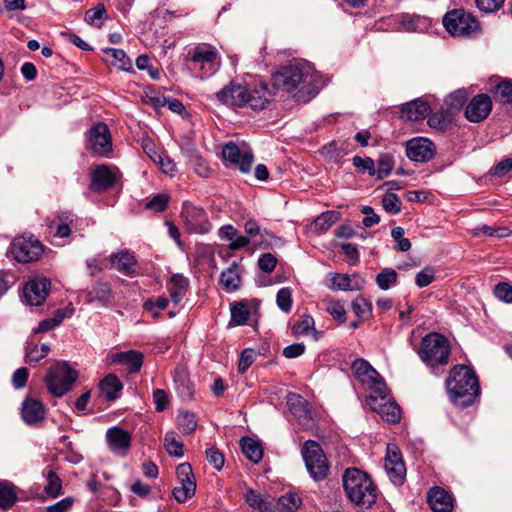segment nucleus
<instances>
[{
    "label": "nucleus",
    "mask_w": 512,
    "mask_h": 512,
    "mask_svg": "<svg viewBox=\"0 0 512 512\" xmlns=\"http://www.w3.org/2000/svg\"><path fill=\"white\" fill-rule=\"evenodd\" d=\"M268 85L259 82L254 86L230 82L216 93L217 100L230 107H250L253 110H263L271 99Z\"/></svg>",
    "instance_id": "1"
},
{
    "label": "nucleus",
    "mask_w": 512,
    "mask_h": 512,
    "mask_svg": "<svg viewBox=\"0 0 512 512\" xmlns=\"http://www.w3.org/2000/svg\"><path fill=\"white\" fill-rule=\"evenodd\" d=\"M321 76L308 62H293L273 75L274 85L286 91H293L301 86L308 93L315 95L320 87Z\"/></svg>",
    "instance_id": "2"
},
{
    "label": "nucleus",
    "mask_w": 512,
    "mask_h": 512,
    "mask_svg": "<svg viewBox=\"0 0 512 512\" xmlns=\"http://www.w3.org/2000/svg\"><path fill=\"white\" fill-rule=\"evenodd\" d=\"M446 387L450 400L461 407L472 405L480 394L478 379L466 365H457L450 370Z\"/></svg>",
    "instance_id": "3"
},
{
    "label": "nucleus",
    "mask_w": 512,
    "mask_h": 512,
    "mask_svg": "<svg viewBox=\"0 0 512 512\" xmlns=\"http://www.w3.org/2000/svg\"><path fill=\"white\" fill-rule=\"evenodd\" d=\"M347 497L356 505L370 507L377 497V488L371 478L357 468H348L343 477Z\"/></svg>",
    "instance_id": "4"
},
{
    "label": "nucleus",
    "mask_w": 512,
    "mask_h": 512,
    "mask_svg": "<svg viewBox=\"0 0 512 512\" xmlns=\"http://www.w3.org/2000/svg\"><path fill=\"white\" fill-rule=\"evenodd\" d=\"M418 355L427 366L446 365L450 355V346L447 339L441 334L430 333L422 339Z\"/></svg>",
    "instance_id": "5"
},
{
    "label": "nucleus",
    "mask_w": 512,
    "mask_h": 512,
    "mask_svg": "<svg viewBox=\"0 0 512 512\" xmlns=\"http://www.w3.org/2000/svg\"><path fill=\"white\" fill-rule=\"evenodd\" d=\"M187 59L192 63L194 70L200 71V77L213 75L220 66V56L217 49L208 44H199L190 49Z\"/></svg>",
    "instance_id": "6"
},
{
    "label": "nucleus",
    "mask_w": 512,
    "mask_h": 512,
    "mask_svg": "<svg viewBox=\"0 0 512 512\" xmlns=\"http://www.w3.org/2000/svg\"><path fill=\"white\" fill-rule=\"evenodd\" d=\"M77 377V372L66 362H58L49 369L45 382L52 395L61 397L71 389Z\"/></svg>",
    "instance_id": "7"
},
{
    "label": "nucleus",
    "mask_w": 512,
    "mask_h": 512,
    "mask_svg": "<svg viewBox=\"0 0 512 512\" xmlns=\"http://www.w3.org/2000/svg\"><path fill=\"white\" fill-rule=\"evenodd\" d=\"M443 26L454 37L470 36L479 29L477 19L463 9L447 12L443 17Z\"/></svg>",
    "instance_id": "8"
},
{
    "label": "nucleus",
    "mask_w": 512,
    "mask_h": 512,
    "mask_svg": "<svg viewBox=\"0 0 512 512\" xmlns=\"http://www.w3.org/2000/svg\"><path fill=\"white\" fill-rule=\"evenodd\" d=\"M302 456L306 468L314 480L320 481L326 478L329 471L328 461L317 442L313 440L306 441L302 448Z\"/></svg>",
    "instance_id": "9"
},
{
    "label": "nucleus",
    "mask_w": 512,
    "mask_h": 512,
    "mask_svg": "<svg viewBox=\"0 0 512 512\" xmlns=\"http://www.w3.org/2000/svg\"><path fill=\"white\" fill-rule=\"evenodd\" d=\"M9 251L19 263L37 261L43 253V245L33 235H21L11 242Z\"/></svg>",
    "instance_id": "10"
},
{
    "label": "nucleus",
    "mask_w": 512,
    "mask_h": 512,
    "mask_svg": "<svg viewBox=\"0 0 512 512\" xmlns=\"http://www.w3.org/2000/svg\"><path fill=\"white\" fill-rule=\"evenodd\" d=\"M352 372L367 390L369 394L381 395L385 392L386 384L379 373L363 358H358L352 363Z\"/></svg>",
    "instance_id": "11"
},
{
    "label": "nucleus",
    "mask_w": 512,
    "mask_h": 512,
    "mask_svg": "<svg viewBox=\"0 0 512 512\" xmlns=\"http://www.w3.org/2000/svg\"><path fill=\"white\" fill-rule=\"evenodd\" d=\"M222 156L225 161L229 162L243 173H247L251 169L253 154L245 143H242L241 146L233 142L227 143L222 149Z\"/></svg>",
    "instance_id": "12"
},
{
    "label": "nucleus",
    "mask_w": 512,
    "mask_h": 512,
    "mask_svg": "<svg viewBox=\"0 0 512 512\" xmlns=\"http://www.w3.org/2000/svg\"><path fill=\"white\" fill-rule=\"evenodd\" d=\"M181 217L190 233L206 234L211 230L205 211L189 202H184Z\"/></svg>",
    "instance_id": "13"
},
{
    "label": "nucleus",
    "mask_w": 512,
    "mask_h": 512,
    "mask_svg": "<svg viewBox=\"0 0 512 512\" xmlns=\"http://www.w3.org/2000/svg\"><path fill=\"white\" fill-rule=\"evenodd\" d=\"M366 401L370 408L380 414L387 422L396 423L400 420V407L390 400L387 387L381 395L368 394Z\"/></svg>",
    "instance_id": "14"
},
{
    "label": "nucleus",
    "mask_w": 512,
    "mask_h": 512,
    "mask_svg": "<svg viewBox=\"0 0 512 512\" xmlns=\"http://www.w3.org/2000/svg\"><path fill=\"white\" fill-rule=\"evenodd\" d=\"M384 468L394 485L399 486L403 484L406 477V467L397 445H387Z\"/></svg>",
    "instance_id": "15"
},
{
    "label": "nucleus",
    "mask_w": 512,
    "mask_h": 512,
    "mask_svg": "<svg viewBox=\"0 0 512 512\" xmlns=\"http://www.w3.org/2000/svg\"><path fill=\"white\" fill-rule=\"evenodd\" d=\"M176 475L180 486L173 489V496L177 502L184 503L196 491V481L191 465L188 463L178 465Z\"/></svg>",
    "instance_id": "16"
},
{
    "label": "nucleus",
    "mask_w": 512,
    "mask_h": 512,
    "mask_svg": "<svg viewBox=\"0 0 512 512\" xmlns=\"http://www.w3.org/2000/svg\"><path fill=\"white\" fill-rule=\"evenodd\" d=\"M405 149L410 160L421 163L430 161L436 153L435 144L425 137H414L408 140Z\"/></svg>",
    "instance_id": "17"
},
{
    "label": "nucleus",
    "mask_w": 512,
    "mask_h": 512,
    "mask_svg": "<svg viewBox=\"0 0 512 512\" xmlns=\"http://www.w3.org/2000/svg\"><path fill=\"white\" fill-rule=\"evenodd\" d=\"M123 174L116 165L98 164V192L121 190Z\"/></svg>",
    "instance_id": "18"
},
{
    "label": "nucleus",
    "mask_w": 512,
    "mask_h": 512,
    "mask_svg": "<svg viewBox=\"0 0 512 512\" xmlns=\"http://www.w3.org/2000/svg\"><path fill=\"white\" fill-rule=\"evenodd\" d=\"M491 110V98L486 94H478L466 106L465 116L470 122L478 123L486 119Z\"/></svg>",
    "instance_id": "19"
},
{
    "label": "nucleus",
    "mask_w": 512,
    "mask_h": 512,
    "mask_svg": "<svg viewBox=\"0 0 512 512\" xmlns=\"http://www.w3.org/2000/svg\"><path fill=\"white\" fill-rule=\"evenodd\" d=\"M50 284L51 283L47 278H36L30 280L23 290L26 302L32 306H39L43 304L48 296Z\"/></svg>",
    "instance_id": "20"
},
{
    "label": "nucleus",
    "mask_w": 512,
    "mask_h": 512,
    "mask_svg": "<svg viewBox=\"0 0 512 512\" xmlns=\"http://www.w3.org/2000/svg\"><path fill=\"white\" fill-rule=\"evenodd\" d=\"M106 441L112 452L125 455L131 445V435L129 432L114 426L107 430Z\"/></svg>",
    "instance_id": "21"
},
{
    "label": "nucleus",
    "mask_w": 512,
    "mask_h": 512,
    "mask_svg": "<svg viewBox=\"0 0 512 512\" xmlns=\"http://www.w3.org/2000/svg\"><path fill=\"white\" fill-rule=\"evenodd\" d=\"M124 385L115 374L106 375L100 382H98V390L103 398L108 402H114L120 398Z\"/></svg>",
    "instance_id": "22"
},
{
    "label": "nucleus",
    "mask_w": 512,
    "mask_h": 512,
    "mask_svg": "<svg viewBox=\"0 0 512 512\" xmlns=\"http://www.w3.org/2000/svg\"><path fill=\"white\" fill-rule=\"evenodd\" d=\"M75 215L71 212H60L55 218L47 219L46 223L54 236L66 238L71 234V225L74 223Z\"/></svg>",
    "instance_id": "23"
},
{
    "label": "nucleus",
    "mask_w": 512,
    "mask_h": 512,
    "mask_svg": "<svg viewBox=\"0 0 512 512\" xmlns=\"http://www.w3.org/2000/svg\"><path fill=\"white\" fill-rule=\"evenodd\" d=\"M427 499L434 512H451L453 510V498L443 488L434 487L430 489Z\"/></svg>",
    "instance_id": "24"
},
{
    "label": "nucleus",
    "mask_w": 512,
    "mask_h": 512,
    "mask_svg": "<svg viewBox=\"0 0 512 512\" xmlns=\"http://www.w3.org/2000/svg\"><path fill=\"white\" fill-rule=\"evenodd\" d=\"M431 111L426 101L415 99L403 105L401 117L406 121H419L426 118Z\"/></svg>",
    "instance_id": "25"
},
{
    "label": "nucleus",
    "mask_w": 512,
    "mask_h": 512,
    "mask_svg": "<svg viewBox=\"0 0 512 512\" xmlns=\"http://www.w3.org/2000/svg\"><path fill=\"white\" fill-rule=\"evenodd\" d=\"M21 415L25 423L35 424L45 416V408L41 401L34 398H26L22 403Z\"/></svg>",
    "instance_id": "26"
},
{
    "label": "nucleus",
    "mask_w": 512,
    "mask_h": 512,
    "mask_svg": "<svg viewBox=\"0 0 512 512\" xmlns=\"http://www.w3.org/2000/svg\"><path fill=\"white\" fill-rule=\"evenodd\" d=\"M102 60L110 66H114L119 70L129 71L132 68L131 59L122 49L102 48Z\"/></svg>",
    "instance_id": "27"
},
{
    "label": "nucleus",
    "mask_w": 512,
    "mask_h": 512,
    "mask_svg": "<svg viewBox=\"0 0 512 512\" xmlns=\"http://www.w3.org/2000/svg\"><path fill=\"white\" fill-rule=\"evenodd\" d=\"M331 282L329 288L332 290L353 291L362 289L365 281L356 275L334 273L331 274Z\"/></svg>",
    "instance_id": "28"
},
{
    "label": "nucleus",
    "mask_w": 512,
    "mask_h": 512,
    "mask_svg": "<svg viewBox=\"0 0 512 512\" xmlns=\"http://www.w3.org/2000/svg\"><path fill=\"white\" fill-rule=\"evenodd\" d=\"M173 379L178 395L183 399H191L194 394V386L189 379L187 369L183 366L176 367Z\"/></svg>",
    "instance_id": "29"
},
{
    "label": "nucleus",
    "mask_w": 512,
    "mask_h": 512,
    "mask_svg": "<svg viewBox=\"0 0 512 512\" xmlns=\"http://www.w3.org/2000/svg\"><path fill=\"white\" fill-rule=\"evenodd\" d=\"M112 361L128 366L130 373L139 372L143 364V354L136 350L112 353Z\"/></svg>",
    "instance_id": "30"
},
{
    "label": "nucleus",
    "mask_w": 512,
    "mask_h": 512,
    "mask_svg": "<svg viewBox=\"0 0 512 512\" xmlns=\"http://www.w3.org/2000/svg\"><path fill=\"white\" fill-rule=\"evenodd\" d=\"M112 265L126 276H132L136 272L137 261L133 253L120 251L112 255Z\"/></svg>",
    "instance_id": "31"
},
{
    "label": "nucleus",
    "mask_w": 512,
    "mask_h": 512,
    "mask_svg": "<svg viewBox=\"0 0 512 512\" xmlns=\"http://www.w3.org/2000/svg\"><path fill=\"white\" fill-rule=\"evenodd\" d=\"M113 153L112 135L106 123L98 121V157L111 158Z\"/></svg>",
    "instance_id": "32"
},
{
    "label": "nucleus",
    "mask_w": 512,
    "mask_h": 512,
    "mask_svg": "<svg viewBox=\"0 0 512 512\" xmlns=\"http://www.w3.org/2000/svg\"><path fill=\"white\" fill-rule=\"evenodd\" d=\"M287 404L290 412L300 422L310 419V411L307 401L298 394H289L287 397Z\"/></svg>",
    "instance_id": "33"
},
{
    "label": "nucleus",
    "mask_w": 512,
    "mask_h": 512,
    "mask_svg": "<svg viewBox=\"0 0 512 512\" xmlns=\"http://www.w3.org/2000/svg\"><path fill=\"white\" fill-rule=\"evenodd\" d=\"M243 454L253 463H259L263 458V449L260 443L252 438L244 437L240 441Z\"/></svg>",
    "instance_id": "34"
},
{
    "label": "nucleus",
    "mask_w": 512,
    "mask_h": 512,
    "mask_svg": "<svg viewBox=\"0 0 512 512\" xmlns=\"http://www.w3.org/2000/svg\"><path fill=\"white\" fill-rule=\"evenodd\" d=\"M220 281L224 288L229 291H235L240 286V276L238 273V264L233 262L227 270L223 271L221 274Z\"/></svg>",
    "instance_id": "35"
},
{
    "label": "nucleus",
    "mask_w": 512,
    "mask_h": 512,
    "mask_svg": "<svg viewBox=\"0 0 512 512\" xmlns=\"http://www.w3.org/2000/svg\"><path fill=\"white\" fill-rule=\"evenodd\" d=\"M315 322L312 316L303 315L292 327V333L296 337L313 334L315 339L319 338V333L314 328Z\"/></svg>",
    "instance_id": "36"
},
{
    "label": "nucleus",
    "mask_w": 512,
    "mask_h": 512,
    "mask_svg": "<svg viewBox=\"0 0 512 512\" xmlns=\"http://www.w3.org/2000/svg\"><path fill=\"white\" fill-rule=\"evenodd\" d=\"M17 501L15 486L8 481H0V508L7 510Z\"/></svg>",
    "instance_id": "37"
},
{
    "label": "nucleus",
    "mask_w": 512,
    "mask_h": 512,
    "mask_svg": "<svg viewBox=\"0 0 512 512\" xmlns=\"http://www.w3.org/2000/svg\"><path fill=\"white\" fill-rule=\"evenodd\" d=\"M164 447L171 456L181 458L184 455V445L182 441L178 439L175 432L166 433L164 437Z\"/></svg>",
    "instance_id": "38"
},
{
    "label": "nucleus",
    "mask_w": 512,
    "mask_h": 512,
    "mask_svg": "<svg viewBox=\"0 0 512 512\" xmlns=\"http://www.w3.org/2000/svg\"><path fill=\"white\" fill-rule=\"evenodd\" d=\"M320 153L331 164H338L345 155L344 149L338 146L335 141L323 146Z\"/></svg>",
    "instance_id": "39"
},
{
    "label": "nucleus",
    "mask_w": 512,
    "mask_h": 512,
    "mask_svg": "<svg viewBox=\"0 0 512 512\" xmlns=\"http://www.w3.org/2000/svg\"><path fill=\"white\" fill-rule=\"evenodd\" d=\"M47 484L44 487V491L50 497L55 498L61 494L62 491V481L55 471L49 469L46 473Z\"/></svg>",
    "instance_id": "40"
},
{
    "label": "nucleus",
    "mask_w": 512,
    "mask_h": 512,
    "mask_svg": "<svg viewBox=\"0 0 512 512\" xmlns=\"http://www.w3.org/2000/svg\"><path fill=\"white\" fill-rule=\"evenodd\" d=\"M339 219L338 212L327 211L318 216L313 223L314 229L320 233L327 231Z\"/></svg>",
    "instance_id": "41"
},
{
    "label": "nucleus",
    "mask_w": 512,
    "mask_h": 512,
    "mask_svg": "<svg viewBox=\"0 0 512 512\" xmlns=\"http://www.w3.org/2000/svg\"><path fill=\"white\" fill-rule=\"evenodd\" d=\"M180 431L184 434L192 433L197 427V419L194 413L189 411L181 412L177 417Z\"/></svg>",
    "instance_id": "42"
},
{
    "label": "nucleus",
    "mask_w": 512,
    "mask_h": 512,
    "mask_svg": "<svg viewBox=\"0 0 512 512\" xmlns=\"http://www.w3.org/2000/svg\"><path fill=\"white\" fill-rule=\"evenodd\" d=\"M493 93L495 95L496 100L511 104L512 103V81L511 80H504L498 83Z\"/></svg>",
    "instance_id": "43"
},
{
    "label": "nucleus",
    "mask_w": 512,
    "mask_h": 512,
    "mask_svg": "<svg viewBox=\"0 0 512 512\" xmlns=\"http://www.w3.org/2000/svg\"><path fill=\"white\" fill-rule=\"evenodd\" d=\"M397 277L394 269L385 268L376 276V283L381 290H388L397 283Z\"/></svg>",
    "instance_id": "44"
},
{
    "label": "nucleus",
    "mask_w": 512,
    "mask_h": 512,
    "mask_svg": "<svg viewBox=\"0 0 512 512\" xmlns=\"http://www.w3.org/2000/svg\"><path fill=\"white\" fill-rule=\"evenodd\" d=\"M300 504L301 499L295 493L283 495L278 499V507L281 512H295Z\"/></svg>",
    "instance_id": "45"
},
{
    "label": "nucleus",
    "mask_w": 512,
    "mask_h": 512,
    "mask_svg": "<svg viewBox=\"0 0 512 512\" xmlns=\"http://www.w3.org/2000/svg\"><path fill=\"white\" fill-rule=\"evenodd\" d=\"M394 167L393 157L389 154H384L377 160V168L375 176L377 179H383L387 177Z\"/></svg>",
    "instance_id": "46"
},
{
    "label": "nucleus",
    "mask_w": 512,
    "mask_h": 512,
    "mask_svg": "<svg viewBox=\"0 0 512 512\" xmlns=\"http://www.w3.org/2000/svg\"><path fill=\"white\" fill-rule=\"evenodd\" d=\"M49 351L50 347L47 344H42L40 348H38L36 345L28 346L25 354V362H38L41 359L45 358Z\"/></svg>",
    "instance_id": "47"
},
{
    "label": "nucleus",
    "mask_w": 512,
    "mask_h": 512,
    "mask_svg": "<svg viewBox=\"0 0 512 512\" xmlns=\"http://www.w3.org/2000/svg\"><path fill=\"white\" fill-rule=\"evenodd\" d=\"M249 315L250 311L244 303H237L231 308V322L235 325L245 324Z\"/></svg>",
    "instance_id": "48"
},
{
    "label": "nucleus",
    "mask_w": 512,
    "mask_h": 512,
    "mask_svg": "<svg viewBox=\"0 0 512 512\" xmlns=\"http://www.w3.org/2000/svg\"><path fill=\"white\" fill-rule=\"evenodd\" d=\"M167 99L163 94L155 90H148L145 92V95L142 98L143 103L153 107L154 109H159L164 107L167 104Z\"/></svg>",
    "instance_id": "49"
},
{
    "label": "nucleus",
    "mask_w": 512,
    "mask_h": 512,
    "mask_svg": "<svg viewBox=\"0 0 512 512\" xmlns=\"http://www.w3.org/2000/svg\"><path fill=\"white\" fill-rule=\"evenodd\" d=\"M278 307L283 312H289L292 307V291L288 287L281 288L276 295Z\"/></svg>",
    "instance_id": "50"
},
{
    "label": "nucleus",
    "mask_w": 512,
    "mask_h": 512,
    "mask_svg": "<svg viewBox=\"0 0 512 512\" xmlns=\"http://www.w3.org/2000/svg\"><path fill=\"white\" fill-rule=\"evenodd\" d=\"M495 297L507 304L512 303V285L508 282H500L494 288Z\"/></svg>",
    "instance_id": "51"
},
{
    "label": "nucleus",
    "mask_w": 512,
    "mask_h": 512,
    "mask_svg": "<svg viewBox=\"0 0 512 512\" xmlns=\"http://www.w3.org/2000/svg\"><path fill=\"white\" fill-rule=\"evenodd\" d=\"M353 165L360 171H367L370 176H375L376 168L373 159L366 157L362 158L360 156H354L352 159Z\"/></svg>",
    "instance_id": "52"
},
{
    "label": "nucleus",
    "mask_w": 512,
    "mask_h": 512,
    "mask_svg": "<svg viewBox=\"0 0 512 512\" xmlns=\"http://www.w3.org/2000/svg\"><path fill=\"white\" fill-rule=\"evenodd\" d=\"M153 161L160 167V169L167 175L173 176L176 172V164L166 154H159Z\"/></svg>",
    "instance_id": "53"
},
{
    "label": "nucleus",
    "mask_w": 512,
    "mask_h": 512,
    "mask_svg": "<svg viewBox=\"0 0 512 512\" xmlns=\"http://www.w3.org/2000/svg\"><path fill=\"white\" fill-rule=\"evenodd\" d=\"M384 209L392 214H398L401 211V202L394 193H387L382 198Z\"/></svg>",
    "instance_id": "54"
},
{
    "label": "nucleus",
    "mask_w": 512,
    "mask_h": 512,
    "mask_svg": "<svg viewBox=\"0 0 512 512\" xmlns=\"http://www.w3.org/2000/svg\"><path fill=\"white\" fill-rule=\"evenodd\" d=\"M206 457L207 461L216 469L221 470L224 466V456L223 454L216 449L214 446L208 447L206 449Z\"/></svg>",
    "instance_id": "55"
},
{
    "label": "nucleus",
    "mask_w": 512,
    "mask_h": 512,
    "mask_svg": "<svg viewBox=\"0 0 512 512\" xmlns=\"http://www.w3.org/2000/svg\"><path fill=\"white\" fill-rule=\"evenodd\" d=\"M404 229L402 227H395L391 231V235L394 240L397 242L396 249L402 252H406L411 248V243L409 239L404 238Z\"/></svg>",
    "instance_id": "56"
},
{
    "label": "nucleus",
    "mask_w": 512,
    "mask_h": 512,
    "mask_svg": "<svg viewBox=\"0 0 512 512\" xmlns=\"http://www.w3.org/2000/svg\"><path fill=\"white\" fill-rule=\"evenodd\" d=\"M435 279V271L431 267H426L417 273L415 282L418 287L424 288L430 285Z\"/></svg>",
    "instance_id": "57"
},
{
    "label": "nucleus",
    "mask_w": 512,
    "mask_h": 512,
    "mask_svg": "<svg viewBox=\"0 0 512 512\" xmlns=\"http://www.w3.org/2000/svg\"><path fill=\"white\" fill-rule=\"evenodd\" d=\"M466 99H467L466 91L465 90H457V91L451 93L447 97L446 104L451 109H458V108L463 106V104L465 103Z\"/></svg>",
    "instance_id": "58"
},
{
    "label": "nucleus",
    "mask_w": 512,
    "mask_h": 512,
    "mask_svg": "<svg viewBox=\"0 0 512 512\" xmlns=\"http://www.w3.org/2000/svg\"><path fill=\"white\" fill-rule=\"evenodd\" d=\"M475 2L480 11L493 13L503 6L505 0H475Z\"/></svg>",
    "instance_id": "59"
},
{
    "label": "nucleus",
    "mask_w": 512,
    "mask_h": 512,
    "mask_svg": "<svg viewBox=\"0 0 512 512\" xmlns=\"http://www.w3.org/2000/svg\"><path fill=\"white\" fill-rule=\"evenodd\" d=\"M256 352L253 349H245L241 353V357L238 364V370L240 373H244L255 361Z\"/></svg>",
    "instance_id": "60"
},
{
    "label": "nucleus",
    "mask_w": 512,
    "mask_h": 512,
    "mask_svg": "<svg viewBox=\"0 0 512 512\" xmlns=\"http://www.w3.org/2000/svg\"><path fill=\"white\" fill-rule=\"evenodd\" d=\"M327 312L336 320L344 321L346 310L344 305L339 301H330L327 304Z\"/></svg>",
    "instance_id": "61"
},
{
    "label": "nucleus",
    "mask_w": 512,
    "mask_h": 512,
    "mask_svg": "<svg viewBox=\"0 0 512 512\" xmlns=\"http://www.w3.org/2000/svg\"><path fill=\"white\" fill-rule=\"evenodd\" d=\"M153 402L155 404V409L158 412L164 411L169 404V398L166 391L163 389H155L153 391Z\"/></svg>",
    "instance_id": "62"
},
{
    "label": "nucleus",
    "mask_w": 512,
    "mask_h": 512,
    "mask_svg": "<svg viewBox=\"0 0 512 512\" xmlns=\"http://www.w3.org/2000/svg\"><path fill=\"white\" fill-rule=\"evenodd\" d=\"M169 197L166 194H158L154 196L147 204L146 207L150 210L160 212L164 210L168 204Z\"/></svg>",
    "instance_id": "63"
},
{
    "label": "nucleus",
    "mask_w": 512,
    "mask_h": 512,
    "mask_svg": "<svg viewBox=\"0 0 512 512\" xmlns=\"http://www.w3.org/2000/svg\"><path fill=\"white\" fill-rule=\"evenodd\" d=\"M74 499L72 497H66L61 501L50 505L46 508L47 512H67L71 509Z\"/></svg>",
    "instance_id": "64"
}]
</instances>
